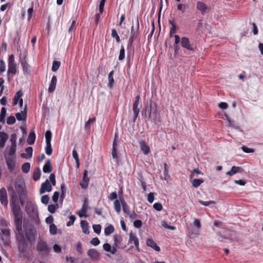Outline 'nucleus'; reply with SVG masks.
<instances>
[{"instance_id": "obj_52", "label": "nucleus", "mask_w": 263, "mask_h": 263, "mask_svg": "<svg viewBox=\"0 0 263 263\" xmlns=\"http://www.w3.org/2000/svg\"><path fill=\"white\" fill-rule=\"evenodd\" d=\"M69 218V221L66 224V226L67 227H70V226L73 225L74 221L76 219V216L73 215H71Z\"/></svg>"}, {"instance_id": "obj_44", "label": "nucleus", "mask_w": 263, "mask_h": 263, "mask_svg": "<svg viewBox=\"0 0 263 263\" xmlns=\"http://www.w3.org/2000/svg\"><path fill=\"white\" fill-rule=\"evenodd\" d=\"M137 39L130 37H129L128 41V48L130 50H133L134 51V47L133 45V43L135 40H136Z\"/></svg>"}, {"instance_id": "obj_21", "label": "nucleus", "mask_w": 263, "mask_h": 263, "mask_svg": "<svg viewBox=\"0 0 263 263\" xmlns=\"http://www.w3.org/2000/svg\"><path fill=\"white\" fill-rule=\"evenodd\" d=\"M8 138V135L7 133L0 132V147L3 148L5 146L6 142Z\"/></svg>"}, {"instance_id": "obj_19", "label": "nucleus", "mask_w": 263, "mask_h": 263, "mask_svg": "<svg viewBox=\"0 0 263 263\" xmlns=\"http://www.w3.org/2000/svg\"><path fill=\"white\" fill-rule=\"evenodd\" d=\"M27 105H25L24 110L15 114L16 119L18 121L26 120L27 116Z\"/></svg>"}, {"instance_id": "obj_49", "label": "nucleus", "mask_w": 263, "mask_h": 263, "mask_svg": "<svg viewBox=\"0 0 263 263\" xmlns=\"http://www.w3.org/2000/svg\"><path fill=\"white\" fill-rule=\"evenodd\" d=\"M154 109H152V102H151L148 108L147 113H148V116H147V120H151L152 116L153 115V111Z\"/></svg>"}, {"instance_id": "obj_18", "label": "nucleus", "mask_w": 263, "mask_h": 263, "mask_svg": "<svg viewBox=\"0 0 263 263\" xmlns=\"http://www.w3.org/2000/svg\"><path fill=\"white\" fill-rule=\"evenodd\" d=\"M20 61L22 66L24 73L25 74H29L30 72L29 65L26 61L25 58H20Z\"/></svg>"}, {"instance_id": "obj_37", "label": "nucleus", "mask_w": 263, "mask_h": 263, "mask_svg": "<svg viewBox=\"0 0 263 263\" xmlns=\"http://www.w3.org/2000/svg\"><path fill=\"white\" fill-rule=\"evenodd\" d=\"M204 182L202 179H194L192 180V185L194 187L197 188L199 187L201 183Z\"/></svg>"}, {"instance_id": "obj_32", "label": "nucleus", "mask_w": 263, "mask_h": 263, "mask_svg": "<svg viewBox=\"0 0 263 263\" xmlns=\"http://www.w3.org/2000/svg\"><path fill=\"white\" fill-rule=\"evenodd\" d=\"M96 118H89V120L85 123L84 129L85 130L89 132L90 129L91 124L95 122Z\"/></svg>"}, {"instance_id": "obj_3", "label": "nucleus", "mask_w": 263, "mask_h": 263, "mask_svg": "<svg viewBox=\"0 0 263 263\" xmlns=\"http://www.w3.org/2000/svg\"><path fill=\"white\" fill-rule=\"evenodd\" d=\"M181 45L182 48L192 53H194L197 49L196 46L191 44L189 39L185 36L181 39Z\"/></svg>"}, {"instance_id": "obj_2", "label": "nucleus", "mask_w": 263, "mask_h": 263, "mask_svg": "<svg viewBox=\"0 0 263 263\" xmlns=\"http://www.w3.org/2000/svg\"><path fill=\"white\" fill-rule=\"evenodd\" d=\"M50 249L47 243L43 240H40L36 246V250L43 256L47 255L50 252Z\"/></svg>"}, {"instance_id": "obj_33", "label": "nucleus", "mask_w": 263, "mask_h": 263, "mask_svg": "<svg viewBox=\"0 0 263 263\" xmlns=\"http://www.w3.org/2000/svg\"><path fill=\"white\" fill-rule=\"evenodd\" d=\"M41 175V171L40 168L39 167H36L33 173V179L35 181H37L40 179Z\"/></svg>"}, {"instance_id": "obj_57", "label": "nucleus", "mask_w": 263, "mask_h": 263, "mask_svg": "<svg viewBox=\"0 0 263 263\" xmlns=\"http://www.w3.org/2000/svg\"><path fill=\"white\" fill-rule=\"evenodd\" d=\"M122 209H123V211L126 213V214L128 215L129 214H130V209H129V206H128V205L127 204V203L124 204H122Z\"/></svg>"}, {"instance_id": "obj_9", "label": "nucleus", "mask_w": 263, "mask_h": 263, "mask_svg": "<svg viewBox=\"0 0 263 263\" xmlns=\"http://www.w3.org/2000/svg\"><path fill=\"white\" fill-rule=\"evenodd\" d=\"M22 218L23 217H14V224L16 228L15 235L24 234L22 231Z\"/></svg>"}, {"instance_id": "obj_55", "label": "nucleus", "mask_w": 263, "mask_h": 263, "mask_svg": "<svg viewBox=\"0 0 263 263\" xmlns=\"http://www.w3.org/2000/svg\"><path fill=\"white\" fill-rule=\"evenodd\" d=\"M114 246L115 247H118L119 245L120 244V242L122 240V238L121 237H118L117 235H115L114 237Z\"/></svg>"}, {"instance_id": "obj_59", "label": "nucleus", "mask_w": 263, "mask_h": 263, "mask_svg": "<svg viewBox=\"0 0 263 263\" xmlns=\"http://www.w3.org/2000/svg\"><path fill=\"white\" fill-rule=\"evenodd\" d=\"M49 200V197L48 195H45L41 197V202L44 204H48Z\"/></svg>"}, {"instance_id": "obj_53", "label": "nucleus", "mask_w": 263, "mask_h": 263, "mask_svg": "<svg viewBox=\"0 0 263 263\" xmlns=\"http://www.w3.org/2000/svg\"><path fill=\"white\" fill-rule=\"evenodd\" d=\"M92 228L95 233L99 234L101 231V226L100 224H93Z\"/></svg>"}, {"instance_id": "obj_39", "label": "nucleus", "mask_w": 263, "mask_h": 263, "mask_svg": "<svg viewBox=\"0 0 263 263\" xmlns=\"http://www.w3.org/2000/svg\"><path fill=\"white\" fill-rule=\"evenodd\" d=\"M25 209L27 212H28V211H32L33 212H34L35 210L36 211V209L34 207V205L31 202H27Z\"/></svg>"}, {"instance_id": "obj_56", "label": "nucleus", "mask_w": 263, "mask_h": 263, "mask_svg": "<svg viewBox=\"0 0 263 263\" xmlns=\"http://www.w3.org/2000/svg\"><path fill=\"white\" fill-rule=\"evenodd\" d=\"M16 121L15 117L13 116H10L7 118V123L8 125H12L14 124Z\"/></svg>"}, {"instance_id": "obj_20", "label": "nucleus", "mask_w": 263, "mask_h": 263, "mask_svg": "<svg viewBox=\"0 0 263 263\" xmlns=\"http://www.w3.org/2000/svg\"><path fill=\"white\" fill-rule=\"evenodd\" d=\"M11 206L14 217H23L22 212L19 205L17 204Z\"/></svg>"}, {"instance_id": "obj_26", "label": "nucleus", "mask_w": 263, "mask_h": 263, "mask_svg": "<svg viewBox=\"0 0 263 263\" xmlns=\"http://www.w3.org/2000/svg\"><path fill=\"white\" fill-rule=\"evenodd\" d=\"M36 136L33 129H31L27 138V143L29 145H32L34 143Z\"/></svg>"}, {"instance_id": "obj_11", "label": "nucleus", "mask_w": 263, "mask_h": 263, "mask_svg": "<svg viewBox=\"0 0 263 263\" xmlns=\"http://www.w3.org/2000/svg\"><path fill=\"white\" fill-rule=\"evenodd\" d=\"M24 185L21 181H15L14 188L18 195L26 194Z\"/></svg>"}, {"instance_id": "obj_31", "label": "nucleus", "mask_w": 263, "mask_h": 263, "mask_svg": "<svg viewBox=\"0 0 263 263\" xmlns=\"http://www.w3.org/2000/svg\"><path fill=\"white\" fill-rule=\"evenodd\" d=\"M111 154L114 161L119 164L120 162L121 154L118 151H111Z\"/></svg>"}, {"instance_id": "obj_60", "label": "nucleus", "mask_w": 263, "mask_h": 263, "mask_svg": "<svg viewBox=\"0 0 263 263\" xmlns=\"http://www.w3.org/2000/svg\"><path fill=\"white\" fill-rule=\"evenodd\" d=\"M106 2V0H101L100 4H99V13L101 14L103 13L104 11V7L105 6V3Z\"/></svg>"}, {"instance_id": "obj_36", "label": "nucleus", "mask_w": 263, "mask_h": 263, "mask_svg": "<svg viewBox=\"0 0 263 263\" xmlns=\"http://www.w3.org/2000/svg\"><path fill=\"white\" fill-rule=\"evenodd\" d=\"M140 98V95H138L135 97V101L133 103V110H139V108H138V106L139 105Z\"/></svg>"}, {"instance_id": "obj_64", "label": "nucleus", "mask_w": 263, "mask_h": 263, "mask_svg": "<svg viewBox=\"0 0 263 263\" xmlns=\"http://www.w3.org/2000/svg\"><path fill=\"white\" fill-rule=\"evenodd\" d=\"M59 193L57 191L54 192L53 195L52 197V199L54 203H57L59 198Z\"/></svg>"}, {"instance_id": "obj_29", "label": "nucleus", "mask_w": 263, "mask_h": 263, "mask_svg": "<svg viewBox=\"0 0 263 263\" xmlns=\"http://www.w3.org/2000/svg\"><path fill=\"white\" fill-rule=\"evenodd\" d=\"M80 224L83 233L86 234H89V230L88 222L86 220H82L81 221Z\"/></svg>"}, {"instance_id": "obj_8", "label": "nucleus", "mask_w": 263, "mask_h": 263, "mask_svg": "<svg viewBox=\"0 0 263 263\" xmlns=\"http://www.w3.org/2000/svg\"><path fill=\"white\" fill-rule=\"evenodd\" d=\"M6 164L10 172H13L15 167V157L5 156Z\"/></svg>"}, {"instance_id": "obj_41", "label": "nucleus", "mask_w": 263, "mask_h": 263, "mask_svg": "<svg viewBox=\"0 0 263 263\" xmlns=\"http://www.w3.org/2000/svg\"><path fill=\"white\" fill-rule=\"evenodd\" d=\"M16 144H13L11 145L8 152L9 156L8 157H15L14 155L16 152Z\"/></svg>"}, {"instance_id": "obj_25", "label": "nucleus", "mask_w": 263, "mask_h": 263, "mask_svg": "<svg viewBox=\"0 0 263 263\" xmlns=\"http://www.w3.org/2000/svg\"><path fill=\"white\" fill-rule=\"evenodd\" d=\"M146 245L147 246L153 248L154 250L157 252L160 251V248L158 247L154 241L151 238H148L146 240Z\"/></svg>"}, {"instance_id": "obj_50", "label": "nucleus", "mask_w": 263, "mask_h": 263, "mask_svg": "<svg viewBox=\"0 0 263 263\" xmlns=\"http://www.w3.org/2000/svg\"><path fill=\"white\" fill-rule=\"evenodd\" d=\"M6 109L5 107H2L0 113V122L4 121L6 115Z\"/></svg>"}, {"instance_id": "obj_10", "label": "nucleus", "mask_w": 263, "mask_h": 263, "mask_svg": "<svg viewBox=\"0 0 263 263\" xmlns=\"http://www.w3.org/2000/svg\"><path fill=\"white\" fill-rule=\"evenodd\" d=\"M0 201L5 207H7L8 203L7 191L5 187L0 189Z\"/></svg>"}, {"instance_id": "obj_45", "label": "nucleus", "mask_w": 263, "mask_h": 263, "mask_svg": "<svg viewBox=\"0 0 263 263\" xmlns=\"http://www.w3.org/2000/svg\"><path fill=\"white\" fill-rule=\"evenodd\" d=\"M121 204L118 199H116L114 201L115 210L117 213H119L121 211Z\"/></svg>"}, {"instance_id": "obj_16", "label": "nucleus", "mask_w": 263, "mask_h": 263, "mask_svg": "<svg viewBox=\"0 0 263 263\" xmlns=\"http://www.w3.org/2000/svg\"><path fill=\"white\" fill-rule=\"evenodd\" d=\"M151 120H152L155 125L159 126L161 124L160 114L156 108L153 111V115Z\"/></svg>"}, {"instance_id": "obj_61", "label": "nucleus", "mask_w": 263, "mask_h": 263, "mask_svg": "<svg viewBox=\"0 0 263 263\" xmlns=\"http://www.w3.org/2000/svg\"><path fill=\"white\" fill-rule=\"evenodd\" d=\"M7 190H8L9 195L16 193V192L15 190V188L13 186V185L12 184H10L7 187Z\"/></svg>"}, {"instance_id": "obj_62", "label": "nucleus", "mask_w": 263, "mask_h": 263, "mask_svg": "<svg viewBox=\"0 0 263 263\" xmlns=\"http://www.w3.org/2000/svg\"><path fill=\"white\" fill-rule=\"evenodd\" d=\"M241 149L246 153H252L254 152V150L251 148H249L246 146H242Z\"/></svg>"}, {"instance_id": "obj_27", "label": "nucleus", "mask_w": 263, "mask_h": 263, "mask_svg": "<svg viewBox=\"0 0 263 263\" xmlns=\"http://www.w3.org/2000/svg\"><path fill=\"white\" fill-rule=\"evenodd\" d=\"M25 153H22L21 156L23 158H30L32 157L33 153V148L31 146H29L25 149Z\"/></svg>"}, {"instance_id": "obj_63", "label": "nucleus", "mask_w": 263, "mask_h": 263, "mask_svg": "<svg viewBox=\"0 0 263 263\" xmlns=\"http://www.w3.org/2000/svg\"><path fill=\"white\" fill-rule=\"evenodd\" d=\"M142 222L141 220H136L134 221V226L135 228L139 229L142 227Z\"/></svg>"}, {"instance_id": "obj_13", "label": "nucleus", "mask_w": 263, "mask_h": 263, "mask_svg": "<svg viewBox=\"0 0 263 263\" xmlns=\"http://www.w3.org/2000/svg\"><path fill=\"white\" fill-rule=\"evenodd\" d=\"M87 255L92 261L98 260L100 257L99 253L95 249H89L87 251Z\"/></svg>"}, {"instance_id": "obj_40", "label": "nucleus", "mask_w": 263, "mask_h": 263, "mask_svg": "<svg viewBox=\"0 0 263 263\" xmlns=\"http://www.w3.org/2000/svg\"><path fill=\"white\" fill-rule=\"evenodd\" d=\"M60 65H61L60 61H53V62L52 63L51 70L54 72L57 71L58 70V69L59 68Z\"/></svg>"}, {"instance_id": "obj_51", "label": "nucleus", "mask_w": 263, "mask_h": 263, "mask_svg": "<svg viewBox=\"0 0 263 263\" xmlns=\"http://www.w3.org/2000/svg\"><path fill=\"white\" fill-rule=\"evenodd\" d=\"M161 224L162 227H163L165 229H170L171 230H174L176 229L175 227L168 225L167 223L164 220L162 221Z\"/></svg>"}, {"instance_id": "obj_15", "label": "nucleus", "mask_w": 263, "mask_h": 263, "mask_svg": "<svg viewBox=\"0 0 263 263\" xmlns=\"http://www.w3.org/2000/svg\"><path fill=\"white\" fill-rule=\"evenodd\" d=\"M139 35V23L138 18L136 19V27L132 26L130 31V37L137 39Z\"/></svg>"}, {"instance_id": "obj_24", "label": "nucleus", "mask_w": 263, "mask_h": 263, "mask_svg": "<svg viewBox=\"0 0 263 263\" xmlns=\"http://www.w3.org/2000/svg\"><path fill=\"white\" fill-rule=\"evenodd\" d=\"M139 145L141 148V151L145 155H147L149 152L150 149L148 146L145 141L141 140L139 142Z\"/></svg>"}, {"instance_id": "obj_35", "label": "nucleus", "mask_w": 263, "mask_h": 263, "mask_svg": "<svg viewBox=\"0 0 263 263\" xmlns=\"http://www.w3.org/2000/svg\"><path fill=\"white\" fill-rule=\"evenodd\" d=\"M114 73V71L112 70L109 73V74H108V81L109 82L108 83V86L109 88L112 87L114 82H115L114 77H113Z\"/></svg>"}, {"instance_id": "obj_42", "label": "nucleus", "mask_w": 263, "mask_h": 263, "mask_svg": "<svg viewBox=\"0 0 263 263\" xmlns=\"http://www.w3.org/2000/svg\"><path fill=\"white\" fill-rule=\"evenodd\" d=\"M30 168V164L29 162L24 163L22 166V170L23 173H27L29 172Z\"/></svg>"}, {"instance_id": "obj_28", "label": "nucleus", "mask_w": 263, "mask_h": 263, "mask_svg": "<svg viewBox=\"0 0 263 263\" xmlns=\"http://www.w3.org/2000/svg\"><path fill=\"white\" fill-rule=\"evenodd\" d=\"M52 170L51 161L49 159H48L43 166V171L45 173H49L52 171Z\"/></svg>"}, {"instance_id": "obj_1", "label": "nucleus", "mask_w": 263, "mask_h": 263, "mask_svg": "<svg viewBox=\"0 0 263 263\" xmlns=\"http://www.w3.org/2000/svg\"><path fill=\"white\" fill-rule=\"evenodd\" d=\"M15 237L18 251L21 256L24 258L29 259L31 255L33 242L26 240L24 234L16 235Z\"/></svg>"}, {"instance_id": "obj_47", "label": "nucleus", "mask_w": 263, "mask_h": 263, "mask_svg": "<svg viewBox=\"0 0 263 263\" xmlns=\"http://www.w3.org/2000/svg\"><path fill=\"white\" fill-rule=\"evenodd\" d=\"M125 58V49L123 45L121 46L119 52V60L120 61L123 60Z\"/></svg>"}, {"instance_id": "obj_48", "label": "nucleus", "mask_w": 263, "mask_h": 263, "mask_svg": "<svg viewBox=\"0 0 263 263\" xmlns=\"http://www.w3.org/2000/svg\"><path fill=\"white\" fill-rule=\"evenodd\" d=\"M111 35L112 37L115 38L117 42H119L120 41V37L118 35L117 31L115 29H112L111 30Z\"/></svg>"}, {"instance_id": "obj_34", "label": "nucleus", "mask_w": 263, "mask_h": 263, "mask_svg": "<svg viewBox=\"0 0 263 263\" xmlns=\"http://www.w3.org/2000/svg\"><path fill=\"white\" fill-rule=\"evenodd\" d=\"M10 205L13 206L14 205H17L16 202L18 200V194L17 193L10 195Z\"/></svg>"}, {"instance_id": "obj_5", "label": "nucleus", "mask_w": 263, "mask_h": 263, "mask_svg": "<svg viewBox=\"0 0 263 263\" xmlns=\"http://www.w3.org/2000/svg\"><path fill=\"white\" fill-rule=\"evenodd\" d=\"M16 64L15 63L14 56L13 54L9 55L8 58V69L7 74L10 73L15 74L16 73Z\"/></svg>"}, {"instance_id": "obj_14", "label": "nucleus", "mask_w": 263, "mask_h": 263, "mask_svg": "<svg viewBox=\"0 0 263 263\" xmlns=\"http://www.w3.org/2000/svg\"><path fill=\"white\" fill-rule=\"evenodd\" d=\"M89 181V178L88 177V172L87 170H84L83 174L82 180L80 183L81 187L83 189H87L88 186Z\"/></svg>"}, {"instance_id": "obj_54", "label": "nucleus", "mask_w": 263, "mask_h": 263, "mask_svg": "<svg viewBox=\"0 0 263 263\" xmlns=\"http://www.w3.org/2000/svg\"><path fill=\"white\" fill-rule=\"evenodd\" d=\"M187 7V5L179 4L177 5V9L179 11H181L182 13H183L185 12Z\"/></svg>"}, {"instance_id": "obj_4", "label": "nucleus", "mask_w": 263, "mask_h": 263, "mask_svg": "<svg viewBox=\"0 0 263 263\" xmlns=\"http://www.w3.org/2000/svg\"><path fill=\"white\" fill-rule=\"evenodd\" d=\"M46 147L45 152L47 155H51L52 153V148L51 144L52 133L50 130H47L45 133Z\"/></svg>"}, {"instance_id": "obj_23", "label": "nucleus", "mask_w": 263, "mask_h": 263, "mask_svg": "<svg viewBox=\"0 0 263 263\" xmlns=\"http://www.w3.org/2000/svg\"><path fill=\"white\" fill-rule=\"evenodd\" d=\"M134 242V243L135 246V247L136 248V250L138 251H140L139 247V240L137 237L132 233H130L129 234V242L132 243V242Z\"/></svg>"}, {"instance_id": "obj_7", "label": "nucleus", "mask_w": 263, "mask_h": 263, "mask_svg": "<svg viewBox=\"0 0 263 263\" xmlns=\"http://www.w3.org/2000/svg\"><path fill=\"white\" fill-rule=\"evenodd\" d=\"M36 231L34 228H31L25 231L26 239L34 242L35 238Z\"/></svg>"}, {"instance_id": "obj_46", "label": "nucleus", "mask_w": 263, "mask_h": 263, "mask_svg": "<svg viewBox=\"0 0 263 263\" xmlns=\"http://www.w3.org/2000/svg\"><path fill=\"white\" fill-rule=\"evenodd\" d=\"M49 232H50V234L52 235H55L57 234V226L54 224L52 223L50 225Z\"/></svg>"}, {"instance_id": "obj_17", "label": "nucleus", "mask_w": 263, "mask_h": 263, "mask_svg": "<svg viewBox=\"0 0 263 263\" xmlns=\"http://www.w3.org/2000/svg\"><path fill=\"white\" fill-rule=\"evenodd\" d=\"M243 171V168L240 166H233L229 171L226 173V175L230 176H232L237 173H241Z\"/></svg>"}, {"instance_id": "obj_6", "label": "nucleus", "mask_w": 263, "mask_h": 263, "mask_svg": "<svg viewBox=\"0 0 263 263\" xmlns=\"http://www.w3.org/2000/svg\"><path fill=\"white\" fill-rule=\"evenodd\" d=\"M196 9L202 15H204L206 12L210 11L211 9L206 4L201 1H198L196 3Z\"/></svg>"}, {"instance_id": "obj_22", "label": "nucleus", "mask_w": 263, "mask_h": 263, "mask_svg": "<svg viewBox=\"0 0 263 263\" xmlns=\"http://www.w3.org/2000/svg\"><path fill=\"white\" fill-rule=\"evenodd\" d=\"M57 82V77L55 76H52L49 88H48V92L49 93H52L55 90Z\"/></svg>"}, {"instance_id": "obj_58", "label": "nucleus", "mask_w": 263, "mask_h": 263, "mask_svg": "<svg viewBox=\"0 0 263 263\" xmlns=\"http://www.w3.org/2000/svg\"><path fill=\"white\" fill-rule=\"evenodd\" d=\"M137 179L140 182L141 184H143V183H146L142 172H139L137 173Z\"/></svg>"}, {"instance_id": "obj_30", "label": "nucleus", "mask_w": 263, "mask_h": 263, "mask_svg": "<svg viewBox=\"0 0 263 263\" xmlns=\"http://www.w3.org/2000/svg\"><path fill=\"white\" fill-rule=\"evenodd\" d=\"M23 93L21 90H18L16 92L13 99V105H16L18 103V102L19 101L20 99H22V97L23 96Z\"/></svg>"}, {"instance_id": "obj_12", "label": "nucleus", "mask_w": 263, "mask_h": 263, "mask_svg": "<svg viewBox=\"0 0 263 263\" xmlns=\"http://www.w3.org/2000/svg\"><path fill=\"white\" fill-rule=\"evenodd\" d=\"M52 190V186L49 181L48 179L42 183L40 189V193L41 194H44L46 192H50Z\"/></svg>"}, {"instance_id": "obj_38", "label": "nucleus", "mask_w": 263, "mask_h": 263, "mask_svg": "<svg viewBox=\"0 0 263 263\" xmlns=\"http://www.w3.org/2000/svg\"><path fill=\"white\" fill-rule=\"evenodd\" d=\"M115 230L114 227L111 224H110L106 227L104 230V233L105 235L108 236L114 232Z\"/></svg>"}, {"instance_id": "obj_43", "label": "nucleus", "mask_w": 263, "mask_h": 263, "mask_svg": "<svg viewBox=\"0 0 263 263\" xmlns=\"http://www.w3.org/2000/svg\"><path fill=\"white\" fill-rule=\"evenodd\" d=\"M59 208L58 204H49L48 206V210L50 213H54L55 212L56 209Z\"/></svg>"}]
</instances>
